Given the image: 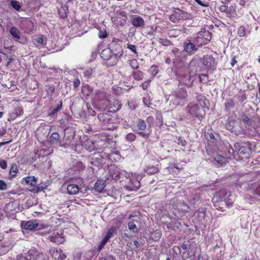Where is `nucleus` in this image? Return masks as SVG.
I'll return each mask as SVG.
<instances>
[{"instance_id": "obj_44", "label": "nucleus", "mask_w": 260, "mask_h": 260, "mask_svg": "<svg viewBox=\"0 0 260 260\" xmlns=\"http://www.w3.org/2000/svg\"><path fill=\"white\" fill-rule=\"evenodd\" d=\"M17 206V203L14 202H10L6 205V209L8 211L12 212L15 210V207Z\"/></svg>"}, {"instance_id": "obj_34", "label": "nucleus", "mask_w": 260, "mask_h": 260, "mask_svg": "<svg viewBox=\"0 0 260 260\" xmlns=\"http://www.w3.org/2000/svg\"><path fill=\"white\" fill-rule=\"evenodd\" d=\"M92 88L88 84H84L82 85L81 91L85 96H89L92 93Z\"/></svg>"}, {"instance_id": "obj_14", "label": "nucleus", "mask_w": 260, "mask_h": 260, "mask_svg": "<svg viewBox=\"0 0 260 260\" xmlns=\"http://www.w3.org/2000/svg\"><path fill=\"white\" fill-rule=\"evenodd\" d=\"M211 38L209 32L199 34L197 38V42L199 45H206L210 42Z\"/></svg>"}, {"instance_id": "obj_30", "label": "nucleus", "mask_w": 260, "mask_h": 260, "mask_svg": "<svg viewBox=\"0 0 260 260\" xmlns=\"http://www.w3.org/2000/svg\"><path fill=\"white\" fill-rule=\"evenodd\" d=\"M197 102L200 104L202 108H208L207 107L206 103L208 102L206 97L202 94L198 95L196 96Z\"/></svg>"}, {"instance_id": "obj_43", "label": "nucleus", "mask_w": 260, "mask_h": 260, "mask_svg": "<svg viewBox=\"0 0 260 260\" xmlns=\"http://www.w3.org/2000/svg\"><path fill=\"white\" fill-rule=\"evenodd\" d=\"M129 66L134 69V70L138 69L139 68V63L137 59L133 58L128 60Z\"/></svg>"}, {"instance_id": "obj_57", "label": "nucleus", "mask_w": 260, "mask_h": 260, "mask_svg": "<svg viewBox=\"0 0 260 260\" xmlns=\"http://www.w3.org/2000/svg\"><path fill=\"white\" fill-rule=\"evenodd\" d=\"M55 91V86L54 85H49L46 89L47 94L48 95H52Z\"/></svg>"}, {"instance_id": "obj_27", "label": "nucleus", "mask_w": 260, "mask_h": 260, "mask_svg": "<svg viewBox=\"0 0 260 260\" xmlns=\"http://www.w3.org/2000/svg\"><path fill=\"white\" fill-rule=\"evenodd\" d=\"M106 181L104 180H98L94 184V189L96 191L101 192L106 186Z\"/></svg>"}, {"instance_id": "obj_26", "label": "nucleus", "mask_w": 260, "mask_h": 260, "mask_svg": "<svg viewBox=\"0 0 260 260\" xmlns=\"http://www.w3.org/2000/svg\"><path fill=\"white\" fill-rule=\"evenodd\" d=\"M111 162H119L122 161V158L119 153L112 152L109 154L108 157Z\"/></svg>"}, {"instance_id": "obj_63", "label": "nucleus", "mask_w": 260, "mask_h": 260, "mask_svg": "<svg viewBox=\"0 0 260 260\" xmlns=\"http://www.w3.org/2000/svg\"><path fill=\"white\" fill-rule=\"evenodd\" d=\"M7 184L3 180H0V190H4L7 189Z\"/></svg>"}, {"instance_id": "obj_60", "label": "nucleus", "mask_w": 260, "mask_h": 260, "mask_svg": "<svg viewBox=\"0 0 260 260\" xmlns=\"http://www.w3.org/2000/svg\"><path fill=\"white\" fill-rule=\"evenodd\" d=\"M152 74L156 75L158 73V67L156 65H152L150 68Z\"/></svg>"}, {"instance_id": "obj_53", "label": "nucleus", "mask_w": 260, "mask_h": 260, "mask_svg": "<svg viewBox=\"0 0 260 260\" xmlns=\"http://www.w3.org/2000/svg\"><path fill=\"white\" fill-rule=\"evenodd\" d=\"M127 48L132 52H133L135 54H136V56H138V53L137 51L136 46L128 43L127 44Z\"/></svg>"}, {"instance_id": "obj_46", "label": "nucleus", "mask_w": 260, "mask_h": 260, "mask_svg": "<svg viewBox=\"0 0 260 260\" xmlns=\"http://www.w3.org/2000/svg\"><path fill=\"white\" fill-rule=\"evenodd\" d=\"M115 228L114 226H112L108 231L106 236L104 237L108 241L112 238L114 234H116Z\"/></svg>"}, {"instance_id": "obj_56", "label": "nucleus", "mask_w": 260, "mask_h": 260, "mask_svg": "<svg viewBox=\"0 0 260 260\" xmlns=\"http://www.w3.org/2000/svg\"><path fill=\"white\" fill-rule=\"evenodd\" d=\"M93 73V70L91 68H88L85 70L83 73L84 76L86 78H89Z\"/></svg>"}, {"instance_id": "obj_17", "label": "nucleus", "mask_w": 260, "mask_h": 260, "mask_svg": "<svg viewBox=\"0 0 260 260\" xmlns=\"http://www.w3.org/2000/svg\"><path fill=\"white\" fill-rule=\"evenodd\" d=\"M185 14L186 13L183 11H175L170 16L169 19L173 22H178L184 19V16Z\"/></svg>"}, {"instance_id": "obj_35", "label": "nucleus", "mask_w": 260, "mask_h": 260, "mask_svg": "<svg viewBox=\"0 0 260 260\" xmlns=\"http://www.w3.org/2000/svg\"><path fill=\"white\" fill-rule=\"evenodd\" d=\"M68 192L70 194H75L79 191V187L75 184H69L67 186Z\"/></svg>"}, {"instance_id": "obj_4", "label": "nucleus", "mask_w": 260, "mask_h": 260, "mask_svg": "<svg viewBox=\"0 0 260 260\" xmlns=\"http://www.w3.org/2000/svg\"><path fill=\"white\" fill-rule=\"evenodd\" d=\"M232 150V153L239 152L244 155L245 158H248L251 152L250 144L248 142H240L235 143L234 146H230Z\"/></svg>"}, {"instance_id": "obj_37", "label": "nucleus", "mask_w": 260, "mask_h": 260, "mask_svg": "<svg viewBox=\"0 0 260 260\" xmlns=\"http://www.w3.org/2000/svg\"><path fill=\"white\" fill-rule=\"evenodd\" d=\"M58 14L62 19H64L67 16L68 13V7L67 6H62L58 10Z\"/></svg>"}, {"instance_id": "obj_38", "label": "nucleus", "mask_w": 260, "mask_h": 260, "mask_svg": "<svg viewBox=\"0 0 260 260\" xmlns=\"http://www.w3.org/2000/svg\"><path fill=\"white\" fill-rule=\"evenodd\" d=\"M113 105L112 106V105H111L110 106V109H113L112 111L113 113H114L121 109V105L120 104V102L118 100L115 99L113 100Z\"/></svg>"}, {"instance_id": "obj_10", "label": "nucleus", "mask_w": 260, "mask_h": 260, "mask_svg": "<svg viewBox=\"0 0 260 260\" xmlns=\"http://www.w3.org/2000/svg\"><path fill=\"white\" fill-rule=\"evenodd\" d=\"M137 134L143 138H147L149 136L151 131L147 127L146 122L141 119H138L137 122Z\"/></svg>"}, {"instance_id": "obj_31", "label": "nucleus", "mask_w": 260, "mask_h": 260, "mask_svg": "<svg viewBox=\"0 0 260 260\" xmlns=\"http://www.w3.org/2000/svg\"><path fill=\"white\" fill-rule=\"evenodd\" d=\"M132 76L135 80L141 81L144 78V73L140 70L136 69L132 72Z\"/></svg>"}, {"instance_id": "obj_51", "label": "nucleus", "mask_w": 260, "mask_h": 260, "mask_svg": "<svg viewBox=\"0 0 260 260\" xmlns=\"http://www.w3.org/2000/svg\"><path fill=\"white\" fill-rule=\"evenodd\" d=\"M151 82V80L150 79H148V80L143 82V83H142L140 85V86L144 90H147V88L149 87H150Z\"/></svg>"}, {"instance_id": "obj_49", "label": "nucleus", "mask_w": 260, "mask_h": 260, "mask_svg": "<svg viewBox=\"0 0 260 260\" xmlns=\"http://www.w3.org/2000/svg\"><path fill=\"white\" fill-rule=\"evenodd\" d=\"M47 186L48 185H46L45 183H42L40 184L36 185L34 190L37 192H40L46 189Z\"/></svg>"}, {"instance_id": "obj_3", "label": "nucleus", "mask_w": 260, "mask_h": 260, "mask_svg": "<svg viewBox=\"0 0 260 260\" xmlns=\"http://www.w3.org/2000/svg\"><path fill=\"white\" fill-rule=\"evenodd\" d=\"M187 93L184 88L176 89L172 94V101L175 106H183L187 103Z\"/></svg>"}, {"instance_id": "obj_54", "label": "nucleus", "mask_w": 260, "mask_h": 260, "mask_svg": "<svg viewBox=\"0 0 260 260\" xmlns=\"http://www.w3.org/2000/svg\"><path fill=\"white\" fill-rule=\"evenodd\" d=\"M17 171H18L17 166L15 164H14L11 167V169L10 170V174L12 176L14 177L16 175V174Z\"/></svg>"}, {"instance_id": "obj_11", "label": "nucleus", "mask_w": 260, "mask_h": 260, "mask_svg": "<svg viewBox=\"0 0 260 260\" xmlns=\"http://www.w3.org/2000/svg\"><path fill=\"white\" fill-rule=\"evenodd\" d=\"M202 63L207 69L215 70L216 68L217 63L211 55L204 56L202 58Z\"/></svg>"}, {"instance_id": "obj_48", "label": "nucleus", "mask_w": 260, "mask_h": 260, "mask_svg": "<svg viewBox=\"0 0 260 260\" xmlns=\"http://www.w3.org/2000/svg\"><path fill=\"white\" fill-rule=\"evenodd\" d=\"M161 236V233L160 231H156L151 234L152 239L154 241H158Z\"/></svg>"}, {"instance_id": "obj_39", "label": "nucleus", "mask_w": 260, "mask_h": 260, "mask_svg": "<svg viewBox=\"0 0 260 260\" xmlns=\"http://www.w3.org/2000/svg\"><path fill=\"white\" fill-rule=\"evenodd\" d=\"M181 226V222L177 220H175V221H172V223H170L167 225L168 229L174 231L176 229H179Z\"/></svg>"}, {"instance_id": "obj_62", "label": "nucleus", "mask_w": 260, "mask_h": 260, "mask_svg": "<svg viewBox=\"0 0 260 260\" xmlns=\"http://www.w3.org/2000/svg\"><path fill=\"white\" fill-rule=\"evenodd\" d=\"M143 101L144 105L148 107H149L151 105V102L149 100V97H144L143 98Z\"/></svg>"}, {"instance_id": "obj_41", "label": "nucleus", "mask_w": 260, "mask_h": 260, "mask_svg": "<svg viewBox=\"0 0 260 260\" xmlns=\"http://www.w3.org/2000/svg\"><path fill=\"white\" fill-rule=\"evenodd\" d=\"M59 135L58 133H53L50 137V142L52 144H57L59 141Z\"/></svg>"}, {"instance_id": "obj_59", "label": "nucleus", "mask_w": 260, "mask_h": 260, "mask_svg": "<svg viewBox=\"0 0 260 260\" xmlns=\"http://www.w3.org/2000/svg\"><path fill=\"white\" fill-rule=\"evenodd\" d=\"M146 121L148 123V127L150 129V127L153 124L154 118L152 116H149L147 118Z\"/></svg>"}, {"instance_id": "obj_1", "label": "nucleus", "mask_w": 260, "mask_h": 260, "mask_svg": "<svg viewBox=\"0 0 260 260\" xmlns=\"http://www.w3.org/2000/svg\"><path fill=\"white\" fill-rule=\"evenodd\" d=\"M123 55V50L119 39L113 38L109 47L103 49L101 57L109 67L116 65Z\"/></svg>"}, {"instance_id": "obj_64", "label": "nucleus", "mask_w": 260, "mask_h": 260, "mask_svg": "<svg viewBox=\"0 0 260 260\" xmlns=\"http://www.w3.org/2000/svg\"><path fill=\"white\" fill-rule=\"evenodd\" d=\"M199 5L204 7H207L209 6V4L208 2H203L201 0H194Z\"/></svg>"}, {"instance_id": "obj_19", "label": "nucleus", "mask_w": 260, "mask_h": 260, "mask_svg": "<svg viewBox=\"0 0 260 260\" xmlns=\"http://www.w3.org/2000/svg\"><path fill=\"white\" fill-rule=\"evenodd\" d=\"M51 253L55 260H64L66 258V255L62 253L61 249H52Z\"/></svg>"}, {"instance_id": "obj_18", "label": "nucleus", "mask_w": 260, "mask_h": 260, "mask_svg": "<svg viewBox=\"0 0 260 260\" xmlns=\"http://www.w3.org/2000/svg\"><path fill=\"white\" fill-rule=\"evenodd\" d=\"M131 19L132 25L135 27H142L145 25L144 20L141 16L132 15Z\"/></svg>"}, {"instance_id": "obj_5", "label": "nucleus", "mask_w": 260, "mask_h": 260, "mask_svg": "<svg viewBox=\"0 0 260 260\" xmlns=\"http://www.w3.org/2000/svg\"><path fill=\"white\" fill-rule=\"evenodd\" d=\"M187 110L191 116L199 119H202L205 115L204 108H200L197 104L190 103L187 106Z\"/></svg>"}, {"instance_id": "obj_42", "label": "nucleus", "mask_w": 260, "mask_h": 260, "mask_svg": "<svg viewBox=\"0 0 260 260\" xmlns=\"http://www.w3.org/2000/svg\"><path fill=\"white\" fill-rule=\"evenodd\" d=\"M24 180L27 185H30L31 186H35L37 180L34 176H28L24 178Z\"/></svg>"}, {"instance_id": "obj_55", "label": "nucleus", "mask_w": 260, "mask_h": 260, "mask_svg": "<svg viewBox=\"0 0 260 260\" xmlns=\"http://www.w3.org/2000/svg\"><path fill=\"white\" fill-rule=\"evenodd\" d=\"M125 138L126 140L130 142H133L135 140L136 138V136L134 133H130L126 135Z\"/></svg>"}, {"instance_id": "obj_58", "label": "nucleus", "mask_w": 260, "mask_h": 260, "mask_svg": "<svg viewBox=\"0 0 260 260\" xmlns=\"http://www.w3.org/2000/svg\"><path fill=\"white\" fill-rule=\"evenodd\" d=\"M108 241L107 239L104 238L98 246V250L101 251L102 249V248L104 247V246L106 245V244L108 242Z\"/></svg>"}, {"instance_id": "obj_52", "label": "nucleus", "mask_w": 260, "mask_h": 260, "mask_svg": "<svg viewBox=\"0 0 260 260\" xmlns=\"http://www.w3.org/2000/svg\"><path fill=\"white\" fill-rule=\"evenodd\" d=\"M238 34L240 37H244L246 36V29L244 26H240L239 27Z\"/></svg>"}, {"instance_id": "obj_24", "label": "nucleus", "mask_w": 260, "mask_h": 260, "mask_svg": "<svg viewBox=\"0 0 260 260\" xmlns=\"http://www.w3.org/2000/svg\"><path fill=\"white\" fill-rule=\"evenodd\" d=\"M140 223V222L139 219H134L128 223L129 230L134 233H137L139 230L137 226L139 225Z\"/></svg>"}, {"instance_id": "obj_21", "label": "nucleus", "mask_w": 260, "mask_h": 260, "mask_svg": "<svg viewBox=\"0 0 260 260\" xmlns=\"http://www.w3.org/2000/svg\"><path fill=\"white\" fill-rule=\"evenodd\" d=\"M135 176H132V178L129 180V186H128L127 189L129 190H136L138 189L140 186V182L138 179H135Z\"/></svg>"}, {"instance_id": "obj_20", "label": "nucleus", "mask_w": 260, "mask_h": 260, "mask_svg": "<svg viewBox=\"0 0 260 260\" xmlns=\"http://www.w3.org/2000/svg\"><path fill=\"white\" fill-rule=\"evenodd\" d=\"M184 50L188 54L192 55L197 50L194 44L190 42L184 43Z\"/></svg>"}, {"instance_id": "obj_7", "label": "nucleus", "mask_w": 260, "mask_h": 260, "mask_svg": "<svg viewBox=\"0 0 260 260\" xmlns=\"http://www.w3.org/2000/svg\"><path fill=\"white\" fill-rule=\"evenodd\" d=\"M21 226L22 229L26 230H33L36 229L37 230H39L48 228L49 226L48 225L39 222L36 220H30L27 221H22Z\"/></svg>"}, {"instance_id": "obj_36", "label": "nucleus", "mask_w": 260, "mask_h": 260, "mask_svg": "<svg viewBox=\"0 0 260 260\" xmlns=\"http://www.w3.org/2000/svg\"><path fill=\"white\" fill-rule=\"evenodd\" d=\"M235 102L233 99H229L224 103L225 110L226 111H230L232 109L234 108L235 106Z\"/></svg>"}, {"instance_id": "obj_45", "label": "nucleus", "mask_w": 260, "mask_h": 260, "mask_svg": "<svg viewBox=\"0 0 260 260\" xmlns=\"http://www.w3.org/2000/svg\"><path fill=\"white\" fill-rule=\"evenodd\" d=\"M16 260H32L31 256L28 255V251L24 254H20L17 256Z\"/></svg>"}, {"instance_id": "obj_16", "label": "nucleus", "mask_w": 260, "mask_h": 260, "mask_svg": "<svg viewBox=\"0 0 260 260\" xmlns=\"http://www.w3.org/2000/svg\"><path fill=\"white\" fill-rule=\"evenodd\" d=\"M28 255L31 256L32 260H46L45 255L35 248L28 250Z\"/></svg>"}, {"instance_id": "obj_28", "label": "nucleus", "mask_w": 260, "mask_h": 260, "mask_svg": "<svg viewBox=\"0 0 260 260\" xmlns=\"http://www.w3.org/2000/svg\"><path fill=\"white\" fill-rule=\"evenodd\" d=\"M237 16L236 5L235 4H233L229 7V10L226 13V17L229 18H235Z\"/></svg>"}, {"instance_id": "obj_23", "label": "nucleus", "mask_w": 260, "mask_h": 260, "mask_svg": "<svg viewBox=\"0 0 260 260\" xmlns=\"http://www.w3.org/2000/svg\"><path fill=\"white\" fill-rule=\"evenodd\" d=\"M206 151L208 155L211 156V158H209V159H210V160L211 161H215L216 162H223L224 157L219 154L217 152H213L212 154H210L207 149H206Z\"/></svg>"}, {"instance_id": "obj_25", "label": "nucleus", "mask_w": 260, "mask_h": 260, "mask_svg": "<svg viewBox=\"0 0 260 260\" xmlns=\"http://www.w3.org/2000/svg\"><path fill=\"white\" fill-rule=\"evenodd\" d=\"M33 43L36 46H44L47 44V39L42 35L38 36L33 39Z\"/></svg>"}, {"instance_id": "obj_22", "label": "nucleus", "mask_w": 260, "mask_h": 260, "mask_svg": "<svg viewBox=\"0 0 260 260\" xmlns=\"http://www.w3.org/2000/svg\"><path fill=\"white\" fill-rule=\"evenodd\" d=\"M241 120L244 123L245 127L247 129H250L251 127H254L253 125V120L249 118L246 114H243L241 116Z\"/></svg>"}, {"instance_id": "obj_8", "label": "nucleus", "mask_w": 260, "mask_h": 260, "mask_svg": "<svg viewBox=\"0 0 260 260\" xmlns=\"http://www.w3.org/2000/svg\"><path fill=\"white\" fill-rule=\"evenodd\" d=\"M98 142H99L98 141ZM96 143V141L94 142L92 140L88 138L87 136H85L81 140L80 145L83 149H85L88 152H92L98 149H99L100 146Z\"/></svg>"}, {"instance_id": "obj_33", "label": "nucleus", "mask_w": 260, "mask_h": 260, "mask_svg": "<svg viewBox=\"0 0 260 260\" xmlns=\"http://www.w3.org/2000/svg\"><path fill=\"white\" fill-rule=\"evenodd\" d=\"M10 33L17 41L20 39V32L19 30L16 27H12L10 29Z\"/></svg>"}, {"instance_id": "obj_50", "label": "nucleus", "mask_w": 260, "mask_h": 260, "mask_svg": "<svg viewBox=\"0 0 260 260\" xmlns=\"http://www.w3.org/2000/svg\"><path fill=\"white\" fill-rule=\"evenodd\" d=\"M10 4L11 6L17 11H19L21 8L19 2L16 0H11Z\"/></svg>"}, {"instance_id": "obj_9", "label": "nucleus", "mask_w": 260, "mask_h": 260, "mask_svg": "<svg viewBox=\"0 0 260 260\" xmlns=\"http://www.w3.org/2000/svg\"><path fill=\"white\" fill-rule=\"evenodd\" d=\"M109 169V174L110 176L113 179L116 180H121L123 177L126 178L128 177V175L124 171H120V170L114 165L111 164L108 166Z\"/></svg>"}, {"instance_id": "obj_6", "label": "nucleus", "mask_w": 260, "mask_h": 260, "mask_svg": "<svg viewBox=\"0 0 260 260\" xmlns=\"http://www.w3.org/2000/svg\"><path fill=\"white\" fill-rule=\"evenodd\" d=\"M126 12L119 10L114 12L111 17V20L116 26H123L126 24Z\"/></svg>"}, {"instance_id": "obj_12", "label": "nucleus", "mask_w": 260, "mask_h": 260, "mask_svg": "<svg viewBox=\"0 0 260 260\" xmlns=\"http://www.w3.org/2000/svg\"><path fill=\"white\" fill-rule=\"evenodd\" d=\"M48 239H49L51 242L57 244H62L65 241L63 233L61 231L53 233L48 237Z\"/></svg>"}, {"instance_id": "obj_13", "label": "nucleus", "mask_w": 260, "mask_h": 260, "mask_svg": "<svg viewBox=\"0 0 260 260\" xmlns=\"http://www.w3.org/2000/svg\"><path fill=\"white\" fill-rule=\"evenodd\" d=\"M96 137L99 141L103 143V144L99 145V150L102 147H105L107 143H108L113 139V136L112 135L105 133L98 134L96 135Z\"/></svg>"}, {"instance_id": "obj_2", "label": "nucleus", "mask_w": 260, "mask_h": 260, "mask_svg": "<svg viewBox=\"0 0 260 260\" xmlns=\"http://www.w3.org/2000/svg\"><path fill=\"white\" fill-rule=\"evenodd\" d=\"M98 117L104 126V129L113 130L115 128L113 125L115 121V117L112 111L100 113Z\"/></svg>"}, {"instance_id": "obj_32", "label": "nucleus", "mask_w": 260, "mask_h": 260, "mask_svg": "<svg viewBox=\"0 0 260 260\" xmlns=\"http://www.w3.org/2000/svg\"><path fill=\"white\" fill-rule=\"evenodd\" d=\"M236 122V114L234 113V116H231L228 119V127L229 129L232 131H235V124Z\"/></svg>"}, {"instance_id": "obj_47", "label": "nucleus", "mask_w": 260, "mask_h": 260, "mask_svg": "<svg viewBox=\"0 0 260 260\" xmlns=\"http://www.w3.org/2000/svg\"><path fill=\"white\" fill-rule=\"evenodd\" d=\"M251 187L253 189V193L260 197V184L253 183L251 185Z\"/></svg>"}, {"instance_id": "obj_15", "label": "nucleus", "mask_w": 260, "mask_h": 260, "mask_svg": "<svg viewBox=\"0 0 260 260\" xmlns=\"http://www.w3.org/2000/svg\"><path fill=\"white\" fill-rule=\"evenodd\" d=\"M23 114V109L22 106L15 107L14 111L9 113V121L14 120Z\"/></svg>"}, {"instance_id": "obj_29", "label": "nucleus", "mask_w": 260, "mask_h": 260, "mask_svg": "<svg viewBox=\"0 0 260 260\" xmlns=\"http://www.w3.org/2000/svg\"><path fill=\"white\" fill-rule=\"evenodd\" d=\"M159 169L157 166L149 164L144 169V172L148 175H152L157 173Z\"/></svg>"}, {"instance_id": "obj_61", "label": "nucleus", "mask_w": 260, "mask_h": 260, "mask_svg": "<svg viewBox=\"0 0 260 260\" xmlns=\"http://www.w3.org/2000/svg\"><path fill=\"white\" fill-rule=\"evenodd\" d=\"M80 81L78 78H76L73 81V86L74 89H76L79 87L80 85Z\"/></svg>"}, {"instance_id": "obj_40", "label": "nucleus", "mask_w": 260, "mask_h": 260, "mask_svg": "<svg viewBox=\"0 0 260 260\" xmlns=\"http://www.w3.org/2000/svg\"><path fill=\"white\" fill-rule=\"evenodd\" d=\"M233 197L231 195L230 192H226L224 197V201L226 204L228 206H232L233 204Z\"/></svg>"}]
</instances>
